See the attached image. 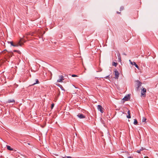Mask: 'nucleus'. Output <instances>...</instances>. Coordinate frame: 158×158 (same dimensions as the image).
<instances>
[{"mask_svg": "<svg viewBox=\"0 0 158 158\" xmlns=\"http://www.w3.org/2000/svg\"><path fill=\"white\" fill-rule=\"evenodd\" d=\"M24 42V41L23 39H21L19 42H15L14 43V45H17V46H14V47L21 46L23 45Z\"/></svg>", "mask_w": 158, "mask_h": 158, "instance_id": "1", "label": "nucleus"}, {"mask_svg": "<svg viewBox=\"0 0 158 158\" xmlns=\"http://www.w3.org/2000/svg\"><path fill=\"white\" fill-rule=\"evenodd\" d=\"M146 92V89L145 88H143L141 91V96H143L145 97L146 94L145 93Z\"/></svg>", "mask_w": 158, "mask_h": 158, "instance_id": "2", "label": "nucleus"}, {"mask_svg": "<svg viewBox=\"0 0 158 158\" xmlns=\"http://www.w3.org/2000/svg\"><path fill=\"white\" fill-rule=\"evenodd\" d=\"M59 79L57 80L58 82H62V81L64 80V78L62 75H60L59 76Z\"/></svg>", "mask_w": 158, "mask_h": 158, "instance_id": "3", "label": "nucleus"}, {"mask_svg": "<svg viewBox=\"0 0 158 158\" xmlns=\"http://www.w3.org/2000/svg\"><path fill=\"white\" fill-rule=\"evenodd\" d=\"M97 108L98 110L100 111L101 113H103V111L102 110L103 108L101 106L98 105L97 106Z\"/></svg>", "mask_w": 158, "mask_h": 158, "instance_id": "4", "label": "nucleus"}, {"mask_svg": "<svg viewBox=\"0 0 158 158\" xmlns=\"http://www.w3.org/2000/svg\"><path fill=\"white\" fill-rule=\"evenodd\" d=\"M114 73H115V77L114 78L116 79H118V77H119V73L117 70L115 71Z\"/></svg>", "mask_w": 158, "mask_h": 158, "instance_id": "5", "label": "nucleus"}, {"mask_svg": "<svg viewBox=\"0 0 158 158\" xmlns=\"http://www.w3.org/2000/svg\"><path fill=\"white\" fill-rule=\"evenodd\" d=\"M77 116L80 118H85V116L82 114H79Z\"/></svg>", "mask_w": 158, "mask_h": 158, "instance_id": "6", "label": "nucleus"}, {"mask_svg": "<svg viewBox=\"0 0 158 158\" xmlns=\"http://www.w3.org/2000/svg\"><path fill=\"white\" fill-rule=\"evenodd\" d=\"M129 99H130V95H128L125 96L123 98V99H124L125 101H127Z\"/></svg>", "mask_w": 158, "mask_h": 158, "instance_id": "7", "label": "nucleus"}, {"mask_svg": "<svg viewBox=\"0 0 158 158\" xmlns=\"http://www.w3.org/2000/svg\"><path fill=\"white\" fill-rule=\"evenodd\" d=\"M7 102L9 103H15V101L14 99H10Z\"/></svg>", "mask_w": 158, "mask_h": 158, "instance_id": "8", "label": "nucleus"}, {"mask_svg": "<svg viewBox=\"0 0 158 158\" xmlns=\"http://www.w3.org/2000/svg\"><path fill=\"white\" fill-rule=\"evenodd\" d=\"M127 113L128 114V115H127V118H131V117L130 116V112L129 110L127 112Z\"/></svg>", "mask_w": 158, "mask_h": 158, "instance_id": "9", "label": "nucleus"}, {"mask_svg": "<svg viewBox=\"0 0 158 158\" xmlns=\"http://www.w3.org/2000/svg\"><path fill=\"white\" fill-rule=\"evenodd\" d=\"M8 43L10 44V45H11V46H12L14 47V46H16V45H14V43H13V41H10V42H8Z\"/></svg>", "mask_w": 158, "mask_h": 158, "instance_id": "10", "label": "nucleus"}, {"mask_svg": "<svg viewBox=\"0 0 158 158\" xmlns=\"http://www.w3.org/2000/svg\"><path fill=\"white\" fill-rule=\"evenodd\" d=\"M141 83L139 82H138L137 84L138 87L137 88V89H139V87L141 86Z\"/></svg>", "mask_w": 158, "mask_h": 158, "instance_id": "11", "label": "nucleus"}, {"mask_svg": "<svg viewBox=\"0 0 158 158\" xmlns=\"http://www.w3.org/2000/svg\"><path fill=\"white\" fill-rule=\"evenodd\" d=\"M7 149L9 150L10 151H12L13 150V149L10 148V147L9 146L7 145Z\"/></svg>", "mask_w": 158, "mask_h": 158, "instance_id": "12", "label": "nucleus"}, {"mask_svg": "<svg viewBox=\"0 0 158 158\" xmlns=\"http://www.w3.org/2000/svg\"><path fill=\"white\" fill-rule=\"evenodd\" d=\"M129 61L130 63L132 65H135V64H136V63L135 62H132L131 60H129Z\"/></svg>", "mask_w": 158, "mask_h": 158, "instance_id": "13", "label": "nucleus"}, {"mask_svg": "<svg viewBox=\"0 0 158 158\" xmlns=\"http://www.w3.org/2000/svg\"><path fill=\"white\" fill-rule=\"evenodd\" d=\"M112 64L113 66H114L115 67L117 65V63H115L114 62H113L112 63Z\"/></svg>", "mask_w": 158, "mask_h": 158, "instance_id": "14", "label": "nucleus"}, {"mask_svg": "<svg viewBox=\"0 0 158 158\" xmlns=\"http://www.w3.org/2000/svg\"><path fill=\"white\" fill-rule=\"evenodd\" d=\"M138 123L137 120L136 119H134V124L135 125H137Z\"/></svg>", "mask_w": 158, "mask_h": 158, "instance_id": "15", "label": "nucleus"}, {"mask_svg": "<svg viewBox=\"0 0 158 158\" xmlns=\"http://www.w3.org/2000/svg\"><path fill=\"white\" fill-rule=\"evenodd\" d=\"M146 118L145 117H143L142 119V122H144L146 121Z\"/></svg>", "mask_w": 158, "mask_h": 158, "instance_id": "16", "label": "nucleus"}, {"mask_svg": "<svg viewBox=\"0 0 158 158\" xmlns=\"http://www.w3.org/2000/svg\"><path fill=\"white\" fill-rule=\"evenodd\" d=\"M36 83H34L33 84H32V85H34L36 84H38L39 83V81L38 79L36 80Z\"/></svg>", "mask_w": 158, "mask_h": 158, "instance_id": "17", "label": "nucleus"}, {"mask_svg": "<svg viewBox=\"0 0 158 158\" xmlns=\"http://www.w3.org/2000/svg\"><path fill=\"white\" fill-rule=\"evenodd\" d=\"M118 59H119V60H121V57H120V54L119 53L118 54Z\"/></svg>", "mask_w": 158, "mask_h": 158, "instance_id": "18", "label": "nucleus"}, {"mask_svg": "<svg viewBox=\"0 0 158 158\" xmlns=\"http://www.w3.org/2000/svg\"><path fill=\"white\" fill-rule=\"evenodd\" d=\"M14 51V52H17L18 53H19V54H20L21 53L19 51H18V50H15Z\"/></svg>", "mask_w": 158, "mask_h": 158, "instance_id": "19", "label": "nucleus"}, {"mask_svg": "<svg viewBox=\"0 0 158 158\" xmlns=\"http://www.w3.org/2000/svg\"><path fill=\"white\" fill-rule=\"evenodd\" d=\"M135 67L137 68L138 69H139V67L136 64H135Z\"/></svg>", "mask_w": 158, "mask_h": 158, "instance_id": "20", "label": "nucleus"}, {"mask_svg": "<svg viewBox=\"0 0 158 158\" xmlns=\"http://www.w3.org/2000/svg\"><path fill=\"white\" fill-rule=\"evenodd\" d=\"M72 76L73 77H78L77 75L75 74L72 75Z\"/></svg>", "mask_w": 158, "mask_h": 158, "instance_id": "21", "label": "nucleus"}, {"mask_svg": "<svg viewBox=\"0 0 158 158\" xmlns=\"http://www.w3.org/2000/svg\"><path fill=\"white\" fill-rule=\"evenodd\" d=\"M54 104H52L51 105V109H52L53 108V107H54Z\"/></svg>", "mask_w": 158, "mask_h": 158, "instance_id": "22", "label": "nucleus"}, {"mask_svg": "<svg viewBox=\"0 0 158 158\" xmlns=\"http://www.w3.org/2000/svg\"><path fill=\"white\" fill-rule=\"evenodd\" d=\"M145 149V148H141L140 149V151H142L143 150Z\"/></svg>", "mask_w": 158, "mask_h": 158, "instance_id": "23", "label": "nucleus"}, {"mask_svg": "<svg viewBox=\"0 0 158 158\" xmlns=\"http://www.w3.org/2000/svg\"><path fill=\"white\" fill-rule=\"evenodd\" d=\"M140 150H137V151H136V152L138 153H140Z\"/></svg>", "mask_w": 158, "mask_h": 158, "instance_id": "24", "label": "nucleus"}, {"mask_svg": "<svg viewBox=\"0 0 158 158\" xmlns=\"http://www.w3.org/2000/svg\"><path fill=\"white\" fill-rule=\"evenodd\" d=\"M63 158H72V157L70 156H67L65 157H63Z\"/></svg>", "mask_w": 158, "mask_h": 158, "instance_id": "25", "label": "nucleus"}, {"mask_svg": "<svg viewBox=\"0 0 158 158\" xmlns=\"http://www.w3.org/2000/svg\"><path fill=\"white\" fill-rule=\"evenodd\" d=\"M127 158H133L132 157H131V156H129V157H127Z\"/></svg>", "mask_w": 158, "mask_h": 158, "instance_id": "26", "label": "nucleus"}, {"mask_svg": "<svg viewBox=\"0 0 158 158\" xmlns=\"http://www.w3.org/2000/svg\"><path fill=\"white\" fill-rule=\"evenodd\" d=\"M144 158H149L148 156H145Z\"/></svg>", "mask_w": 158, "mask_h": 158, "instance_id": "27", "label": "nucleus"}]
</instances>
